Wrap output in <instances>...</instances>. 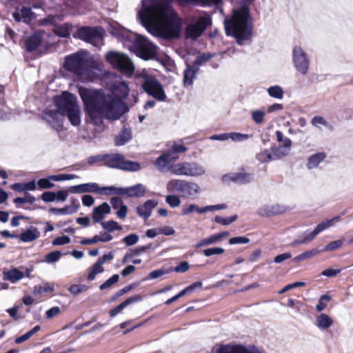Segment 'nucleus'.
<instances>
[{
	"label": "nucleus",
	"instance_id": "f257e3e1",
	"mask_svg": "<svg viewBox=\"0 0 353 353\" xmlns=\"http://www.w3.org/2000/svg\"><path fill=\"white\" fill-rule=\"evenodd\" d=\"M138 17L141 25L153 36L172 39L181 35L182 20L173 10L170 1L148 4L142 1Z\"/></svg>",
	"mask_w": 353,
	"mask_h": 353
},
{
	"label": "nucleus",
	"instance_id": "f03ea898",
	"mask_svg": "<svg viewBox=\"0 0 353 353\" xmlns=\"http://www.w3.org/2000/svg\"><path fill=\"white\" fill-rule=\"evenodd\" d=\"M78 92L83 101L85 112L91 120L101 118L117 120L129 110L123 101L101 90L81 86L79 88Z\"/></svg>",
	"mask_w": 353,
	"mask_h": 353
},
{
	"label": "nucleus",
	"instance_id": "7ed1b4c3",
	"mask_svg": "<svg viewBox=\"0 0 353 353\" xmlns=\"http://www.w3.org/2000/svg\"><path fill=\"white\" fill-rule=\"evenodd\" d=\"M224 28L227 36L235 38L236 43L243 46L252 36V20L249 6L243 3L239 8L233 10L232 16L225 19Z\"/></svg>",
	"mask_w": 353,
	"mask_h": 353
},
{
	"label": "nucleus",
	"instance_id": "20e7f679",
	"mask_svg": "<svg viewBox=\"0 0 353 353\" xmlns=\"http://www.w3.org/2000/svg\"><path fill=\"white\" fill-rule=\"evenodd\" d=\"M110 33L120 41H130V50L142 59L150 60L157 55V46L143 36L132 34L125 29L114 26Z\"/></svg>",
	"mask_w": 353,
	"mask_h": 353
},
{
	"label": "nucleus",
	"instance_id": "39448f33",
	"mask_svg": "<svg viewBox=\"0 0 353 353\" xmlns=\"http://www.w3.org/2000/svg\"><path fill=\"white\" fill-rule=\"evenodd\" d=\"M54 103L63 117H66L70 124L79 126L81 124V110L77 97L68 92H63L61 95L54 98Z\"/></svg>",
	"mask_w": 353,
	"mask_h": 353
},
{
	"label": "nucleus",
	"instance_id": "423d86ee",
	"mask_svg": "<svg viewBox=\"0 0 353 353\" xmlns=\"http://www.w3.org/2000/svg\"><path fill=\"white\" fill-rule=\"evenodd\" d=\"M86 55L87 52L81 50L66 56L63 64L65 69L76 75H82L88 66Z\"/></svg>",
	"mask_w": 353,
	"mask_h": 353
},
{
	"label": "nucleus",
	"instance_id": "0eeeda50",
	"mask_svg": "<svg viewBox=\"0 0 353 353\" xmlns=\"http://www.w3.org/2000/svg\"><path fill=\"white\" fill-rule=\"evenodd\" d=\"M168 190L178 192L182 197L195 198L200 192L198 183L183 179H172L167 184Z\"/></svg>",
	"mask_w": 353,
	"mask_h": 353
},
{
	"label": "nucleus",
	"instance_id": "6e6552de",
	"mask_svg": "<svg viewBox=\"0 0 353 353\" xmlns=\"http://www.w3.org/2000/svg\"><path fill=\"white\" fill-rule=\"evenodd\" d=\"M105 59L110 65L122 72L131 74L134 71L132 61L123 53L110 51L105 54Z\"/></svg>",
	"mask_w": 353,
	"mask_h": 353
},
{
	"label": "nucleus",
	"instance_id": "1a4fd4ad",
	"mask_svg": "<svg viewBox=\"0 0 353 353\" xmlns=\"http://www.w3.org/2000/svg\"><path fill=\"white\" fill-rule=\"evenodd\" d=\"M141 88L148 95L159 101H164L167 97L162 84L154 77L144 76Z\"/></svg>",
	"mask_w": 353,
	"mask_h": 353
},
{
	"label": "nucleus",
	"instance_id": "9d476101",
	"mask_svg": "<svg viewBox=\"0 0 353 353\" xmlns=\"http://www.w3.org/2000/svg\"><path fill=\"white\" fill-rule=\"evenodd\" d=\"M211 25L212 18L209 15L201 16L196 22L190 23L186 26L185 30V37L196 39Z\"/></svg>",
	"mask_w": 353,
	"mask_h": 353
},
{
	"label": "nucleus",
	"instance_id": "9b49d317",
	"mask_svg": "<svg viewBox=\"0 0 353 353\" xmlns=\"http://www.w3.org/2000/svg\"><path fill=\"white\" fill-rule=\"evenodd\" d=\"M104 30L101 27L83 26L78 29L77 37L87 43L96 46L103 39Z\"/></svg>",
	"mask_w": 353,
	"mask_h": 353
},
{
	"label": "nucleus",
	"instance_id": "f8f14e48",
	"mask_svg": "<svg viewBox=\"0 0 353 353\" xmlns=\"http://www.w3.org/2000/svg\"><path fill=\"white\" fill-rule=\"evenodd\" d=\"M41 118L48 126L57 132L63 130L64 117L57 109H45Z\"/></svg>",
	"mask_w": 353,
	"mask_h": 353
},
{
	"label": "nucleus",
	"instance_id": "ddd939ff",
	"mask_svg": "<svg viewBox=\"0 0 353 353\" xmlns=\"http://www.w3.org/2000/svg\"><path fill=\"white\" fill-rule=\"evenodd\" d=\"M293 62L296 70L305 75L309 69L310 59L305 51L299 46L293 48Z\"/></svg>",
	"mask_w": 353,
	"mask_h": 353
},
{
	"label": "nucleus",
	"instance_id": "4468645a",
	"mask_svg": "<svg viewBox=\"0 0 353 353\" xmlns=\"http://www.w3.org/2000/svg\"><path fill=\"white\" fill-rule=\"evenodd\" d=\"M211 353H262L257 347L252 346L245 347L241 345H232L220 344L212 348Z\"/></svg>",
	"mask_w": 353,
	"mask_h": 353
},
{
	"label": "nucleus",
	"instance_id": "2eb2a0df",
	"mask_svg": "<svg viewBox=\"0 0 353 353\" xmlns=\"http://www.w3.org/2000/svg\"><path fill=\"white\" fill-rule=\"evenodd\" d=\"M339 216H336L330 220H327L325 222H322V223L318 224L317 226L314 228V230L312 232H311L308 234L305 233L303 239H299L295 240L292 243V245H299V244H303V243H306L307 242L313 240L319 233H321V232L324 231L325 229L333 225L334 221L339 220Z\"/></svg>",
	"mask_w": 353,
	"mask_h": 353
},
{
	"label": "nucleus",
	"instance_id": "dca6fc26",
	"mask_svg": "<svg viewBox=\"0 0 353 353\" xmlns=\"http://www.w3.org/2000/svg\"><path fill=\"white\" fill-rule=\"evenodd\" d=\"M178 159V156H174L170 150L163 152L155 161L154 165L161 172L170 171L174 163Z\"/></svg>",
	"mask_w": 353,
	"mask_h": 353
},
{
	"label": "nucleus",
	"instance_id": "f3484780",
	"mask_svg": "<svg viewBox=\"0 0 353 353\" xmlns=\"http://www.w3.org/2000/svg\"><path fill=\"white\" fill-rule=\"evenodd\" d=\"M254 175L250 173L245 172H234L224 174L222 176V181L225 183L233 182L236 184H246L250 183L253 180Z\"/></svg>",
	"mask_w": 353,
	"mask_h": 353
},
{
	"label": "nucleus",
	"instance_id": "a211bd4d",
	"mask_svg": "<svg viewBox=\"0 0 353 353\" xmlns=\"http://www.w3.org/2000/svg\"><path fill=\"white\" fill-rule=\"evenodd\" d=\"M287 208L280 204L263 205L258 210V214L261 217H270L283 214Z\"/></svg>",
	"mask_w": 353,
	"mask_h": 353
},
{
	"label": "nucleus",
	"instance_id": "6ab92c4d",
	"mask_svg": "<svg viewBox=\"0 0 353 353\" xmlns=\"http://www.w3.org/2000/svg\"><path fill=\"white\" fill-rule=\"evenodd\" d=\"M292 146V141L289 138H285L282 146H272L271 151L274 161L281 159L288 155Z\"/></svg>",
	"mask_w": 353,
	"mask_h": 353
},
{
	"label": "nucleus",
	"instance_id": "aec40b11",
	"mask_svg": "<svg viewBox=\"0 0 353 353\" xmlns=\"http://www.w3.org/2000/svg\"><path fill=\"white\" fill-rule=\"evenodd\" d=\"M35 14L32 12L31 8L22 7L21 9H17L13 13L12 17L17 22L23 21L28 23L34 18Z\"/></svg>",
	"mask_w": 353,
	"mask_h": 353
},
{
	"label": "nucleus",
	"instance_id": "412c9836",
	"mask_svg": "<svg viewBox=\"0 0 353 353\" xmlns=\"http://www.w3.org/2000/svg\"><path fill=\"white\" fill-rule=\"evenodd\" d=\"M98 183H86L69 187L68 191L72 194L96 193L97 194Z\"/></svg>",
	"mask_w": 353,
	"mask_h": 353
},
{
	"label": "nucleus",
	"instance_id": "4be33fe9",
	"mask_svg": "<svg viewBox=\"0 0 353 353\" xmlns=\"http://www.w3.org/2000/svg\"><path fill=\"white\" fill-rule=\"evenodd\" d=\"M143 297L140 294H136L134 296H130L126 300L121 303L119 305H118L114 308L112 309L110 312V316L111 317L116 316L119 313H120L124 308H125L127 306L142 301Z\"/></svg>",
	"mask_w": 353,
	"mask_h": 353
},
{
	"label": "nucleus",
	"instance_id": "5701e85b",
	"mask_svg": "<svg viewBox=\"0 0 353 353\" xmlns=\"http://www.w3.org/2000/svg\"><path fill=\"white\" fill-rule=\"evenodd\" d=\"M157 205L158 202L155 200H148L143 205L137 208V212L139 216L148 219L151 216L152 210Z\"/></svg>",
	"mask_w": 353,
	"mask_h": 353
},
{
	"label": "nucleus",
	"instance_id": "b1692460",
	"mask_svg": "<svg viewBox=\"0 0 353 353\" xmlns=\"http://www.w3.org/2000/svg\"><path fill=\"white\" fill-rule=\"evenodd\" d=\"M110 212V207L106 202H103L97 207L94 208L92 217L94 223L103 222L105 215Z\"/></svg>",
	"mask_w": 353,
	"mask_h": 353
},
{
	"label": "nucleus",
	"instance_id": "393cba45",
	"mask_svg": "<svg viewBox=\"0 0 353 353\" xmlns=\"http://www.w3.org/2000/svg\"><path fill=\"white\" fill-rule=\"evenodd\" d=\"M121 195L126 194L129 197H141L145 193V188L141 183L128 188H121Z\"/></svg>",
	"mask_w": 353,
	"mask_h": 353
},
{
	"label": "nucleus",
	"instance_id": "a878e982",
	"mask_svg": "<svg viewBox=\"0 0 353 353\" xmlns=\"http://www.w3.org/2000/svg\"><path fill=\"white\" fill-rule=\"evenodd\" d=\"M123 157V154L118 153L105 154L104 165L120 170Z\"/></svg>",
	"mask_w": 353,
	"mask_h": 353
},
{
	"label": "nucleus",
	"instance_id": "bb28decb",
	"mask_svg": "<svg viewBox=\"0 0 353 353\" xmlns=\"http://www.w3.org/2000/svg\"><path fill=\"white\" fill-rule=\"evenodd\" d=\"M40 234V232L37 228L30 226L26 231L21 232L18 236V238L21 242L29 243L39 238Z\"/></svg>",
	"mask_w": 353,
	"mask_h": 353
},
{
	"label": "nucleus",
	"instance_id": "cd10ccee",
	"mask_svg": "<svg viewBox=\"0 0 353 353\" xmlns=\"http://www.w3.org/2000/svg\"><path fill=\"white\" fill-rule=\"evenodd\" d=\"M197 65L187 64L186 68L183 72V84L185 87L191 86L193 84V80L199 71Z\"/></svg>",
	"mask_w": 353,
	"mask_h": 353
},
{
	"label": "nucleus",
	"instance_id": "c85d7f7f",
	"mask_svg": "<svg viewBox=\"0 0 353 353\" xmlns=\"http://www.w3.org/2000/svg\"><path fill=\"white\" fill-rule=\"evenodd\" d=\"M23 277L24 273L17 268H12L10 270L3 272V280L8 281L12 283H17Z\"/></svg>",
	"mask_w": 353,
	"mask_h": 353
},
{
	"label": "nucleus",
	"instance_id": "c756f323",
	"mask_svg": "<svg viewBox=\"0 0 353 353\" xmlns=\"http://www.w3.org/2000/svg\"><path fill=\"white\" fill-rule=\"evenodd\" d=\"M132 138L130 128H123L121 132L115 137L114 143L117 146H122L128 143Z\"/></svg>",
	"mask_w": 353,
	"mask_h": 353
},
{
	"label": "nucleus",
	"instance_id": "7c9ffc66",
	"mask_svg": "<svg viewBox=\"0 0 353 353\" xmlns=\"http://www.w3.org/2000/svg\"><path fill=\"white\" fill-rule=\"evenodd\" d=\"M129 92L130 89L128 84L125 82L122 81L115 86L114 95L113 97L115 99L123 101V99L127 98L128 96Z\"/></svg>",
	"mask_w": 353,
	"mask_h": 353
},
{
	"label": "nucleus",
	"instance_id": "2f4dec72",
	"mask_svg": "<svg viewBox=\"0 0 353 353\" xmlns=\"http://www.w3.org/2000/svg\"><path fill=\"white\" fill-rule=\"evenodd\" d=\"M42 41L41 37L37 34L29 37L26 40V49L28 52H32L38 48Z\"/></svg>",
	"mask_w": 353,
	"mask_h": 353
},
{
	"label": "nucleus",
	"instance_id": "473e14b6",
	"mask_svg": "<svg viewBox=\"0 0 353 353\" xmlns=\"http://www.w3.org/2000/svg\"><path fill=\"white\" fill-rule=\"evenodd\" d=\"M205 168L196 162H189L188 176L196 177L203 175Z\"/></svg>",
	"mask_w": 353,
	"mask_h": 353
},
{
	"label": "nucleus",
	"instance_id": "72a5a7b5",
	"mask_svg": "<svg viewBox=\"0 0 353 353\" xmlns=\"http://www.w3.org/2000/svg\"><path fill=\"white\" fill-rule=\"evenodd\" d=\"M325 158V154L323 152L316 153L311 155L307 163V168L309 170H312L319 166V165L322 162Z\"/></svg>",
	"mask_w": 353,
	"mask_h": 353
},
{
	"label": "nucleus",
	"instance_id": "f704fd0d",
	"mask_svg": "<svg viewBox=\"0 0 353 353\" xmlns=\"http://www.w3.org/2000/svg\"><path fill=\"white\" fill-rule=\"evenodd\" d=\"M121 188H117L114 186H103L100 187L98 185L97 194H104L106 196L110 195H121Z\"/></svg>",
	"mask_w": 353,
	"mask_h": 353
},
{
	"label": "nucleus",
	"instance_id": "c9c22d12",
	"mask_svg": "<svg viewBox=\"0 0 353 353\" xmlns=\"http://www.w3.org/2000/svg\"><path fill=\"white\" fill-rule=\"evenodd\" d=\"M189 162H183L172 166V174L178 176H188Z\"/></svg>",
	"mask_w": 353,
	"mask_h": 353
},
{
	"label": "nucleus",
	"instance_id": "e433bc0d",
	"mask_svg": "<svg viewBox=\"0 0 353 353\" xmlns=\"http://www.w3.org/2000/svg\"><path fill=\"white\" fill-rule=\"evenodd\" d=\"M120 170L129 172H137L141 170V165L137 161L125 160V157H123Z\"/></svg>",
	"mask_w": 353,
	"mask_h": 353
},
{
	"label": "nucleus",
	"instance_id": "4c0bfd02",
	"mask_svg": "<svg viewBox=\"0 0 353 353\" xmlns=\"http://www.w3.org/2000/svg\"><path fill=\"white\" fill-rule=\"evenodd\" d=\"M316 325L320 329H327L330 327L333 323L332 318L326 314H321L316 317Z\"/></svg>",
	"mask_w": 353,
	"mask_h": 353
},
{
	"label": "nucleus",
	"instance_id": "58836bf2",
	"mask_svg": "<svg viewBox=\"0 0 353 353\" xmlns=\"http://www.w3.org/2000/svg\"><path fill=\"white\" fill-rule=\"evenodd\" d=\"M256 159L260 163H268L274 161L271 148L261 150L256 155Z\"/></svg>",
	"mask_w": 353,
	"mask_h": 353
},
{
	"label": "nucleus",
	"instance_id": "ea45409f",
	"mask_svg": "<svg viewBox=\"0 0 353 353\" xmlns=\"http://www.w3.org/2000/svg\"><path fill=\"white\" fill-rule=\"evenodd\" d=\"M101 225L103 229L107 231L108 233L113 232L115 230H122V226L120 225L117 221L113 220L101 222Z\"/></svg>",
	"mask_w": 353,
	"mask_h": 353
},
{
	"label": "nucleus",
	"instance_id": "a19ab883",
	"mask_svg": "<svg viewBox=\"0 0 353 353\" xmlns=\"http://www.w3.org/2000/svg\"><path fill=\"white\" fill-rule=\"evenodd\" d=\"M102 265H103L98 261H97V262L92 265L90 271L87 277L88 281H93L97 274L102 273L104 271V268Z\"/></svg>",
	"mask_w": 353,
	"mask_h": 353
},
{
	"label": "nucleus",
	"instance_id": "79ce46f5",
	"mask_svg": "<svg viewBox=\"0 0 353 353\" xmlns=\"http://www.w3.org/2000/svg\"><path fill=\"white\" fill-rule=\"evenodd\" d=\"M267 92L268 94L274 99H282L284 96L283 88L280 85H273L268 88Z\"/></svg>",
	"mask_w": 353,
	"mask_h": 353
},
{
	"label": "nucleus",
	"instance_id": "37998d69",
	"mask_svg": "<svg viewBox=\"0 0 353 353\" xmlns=\"http://www.w3.org/2000/svg\"><path fill=\"white\" fill-rule=\"evenodd\" d=\"M219 239H218V236H217V234H214L207 238H205L201 241H199L195 245L194 247L196 248H201V247H204V246H208V245H212V244H214V243H216L217 242H219Z\"/></svg>",
	"mask_w": 353,
	"mask_h": 353
},
{
	"label": "nucleus",
	"instance_id": "c03bdc74",
	"mask_svg": "<svg viewBox=\"0 0 353 353\" xmlns=\"http://www.w3.org/2000/svg\"><path fill=\"white\" fill-rule=\"evenodd\" d=\"M41 330V327L39 325L34 326L32 329L25 333L24 334L17 337L14 340V342L17 344H20L23 343L24 341L29 339L32 336L36 334Z\"/></svg>",
	"mask_w": 353,
	"mask_h": 353
},
{
	"label": "nucleus",
	"instance_id": "a18cd8bd",
	"mask_svg": "<svg viewBox=\"0 0 353 353\" xmlns=\"http://www.w3.org/2000/svg\"><path fill=\"white\" fill-rule=\"evenodd\" d=\"M215 53H202L196 57L193 65H197V67L199 68L200 65L208 62L210 59L215 57Z\"/></svg>",
	"mask_w": 353,
	"mask_h": 353
},
{
	"label": "nucleus",
	"instance_id": "49530a36",
	"mask_svg": "<svg viewBox=\"0 0 353 353\" xmlns=\"http://www.w3.org/2000/svg\"><path fill=\"white\" fill-rule=\"evenodd\" d=\"M62 256V253L60 251L55 250L51 252H49L45 256V259L43 262L47 263L48 264H52L59 261Z\"/></svg>",
	"mask_w": 353,
	"mask_h": 353
},
{
	"label": "nucleus",
	"instance_id": "de8ad7c7",
	"mask_svg": "<svg viewBox=\"0 0 353 353\" xmlns=\"http://www.w3.org/2000/svg\"><path fill=\"white\" fill-rule=\"evenodd\" d=\"M238 219V215L234 214L232 216L229 217H222L220 216H216L214 217V222L216 223H219L222 225H228L231 224L232 223L236 221Z\"/></svg>",
	"mask_w": 353,
	"mask_h": 353
},
{
	"label": "nucleus",
	"instance_id": "09e8293b",
	"mask_svg": "<svg viewBox=\"0 0 353 353\" xmlns=\"http://www.w3.org/2000/svg\"><path fill=\"white\" fill-rule=\"evenodd\" d=\"M311 123L316 127L323 125L328 129H332V125H330L323 117L321 116L314 117L311 121Z\"/></svg>",
	"mask_w": 353,
	"mask_h": 353
},
{
	"label": "nucleus",
	"instance_id": "8fccbe9b",
	"mask_svg": "<svg viewBox=\"0 0 353 353\" xmlns=\"http://www.w3.org/2000/svg\"><path fill=\"white\" fill-rule=\"evenodd\" d=\"M165 202L172 208L180 205L181 201L179 196L170 194L165 196Z\"/></svg>",
	"mask_w": 353,
	"mask_h": 353
},
{
	"label": "nucleus",
	"instance_id": "3c124183",
	"mask_svg": "<svg viewBox=\"0 0 353 353\" xmlns=\"http://www.w3.org/2000/svg\"><path fill=\"white\" fill-rule=\"evenodd\" d=\"M49 212L56 215L72 214L73 213H75V209L70 210V208L66 205L61 208H50L49 209Z\"/></svg>",
	"mask_w": 353,
	"mask_h": 353
},
{
	"label": "nucleus",
	"instance_id": "603ef678",
	"mask_svg": "<svg viewBox=\"0 0 353 353\" xmlns=\"http://www.w3.org/2000/svg\"><path fill=\"white\" fill-rule=\"evenodd\" d=\"M88 287L85 285H72L69 288L68 291L74 296H77L82 292H86Z\"/></svg>",
	"mask_w": 353,
	"mask_h": 353
},
{
	"label": "nucleus",
	"instance_id": "864d4df0",
	"mask_svg": "<svg viewBox=\"0 0 353 353\" xmlns=\"http://www.w3.org/2000/svg\"><path fill=\"white\" fill-rule=\"evenodd\" d=\"M250 135L247 134H242L239 132H230L229 139L232 140L234 142H242L248 140Z\"/></svg>",
	"mask_w": 353,
	"mask_h": 353
},
{
	"label": "nucleus",
	"instance_id": "5fc2aeb1",
	"mask_svg": "<svg viewBox=\"0 0 353 353\" xmlns=\"http://www.w3.org/2000/svg\"><path fill=\"white\" fill-rule=\"evenodd\" d=\"M119 274H114L110 278H109L108 280H106L103 283H102L99 286V289L101 290H105L107 288H110L112 285L117 283L119 281Z\"/></svg>",
	"mask_w": 353,
	"mask_h": 353
},
{
	"label": "nucleus",
	"instance_id": "6e6d98bb",
	"mask_svg": "<svg viewBox=\"0 0 353 353\" xmlns=\"http://www.w3.org/2000/svg\"><path fill=\"white\" fill-rule=\"evenodd\" d=\"M331 299H332L331 296L328 294L322 295L320 297L317 305H316V310L318 312H321L323 310H325V308L327 306L326 302L331 301Z\"/></svg>",
	"mask_w": 353,
	"mask_h": 353
},
{
	"label": "nucleus",
	"instance_id": "4d7b16f0",
	"mask_svg": "<svg viewBox=\"0 0 353 353\" xmlns=\"http://www.w3.org/2000/svg\"><path fill=\"white\" fill-rule=\"evenodd\" d=\"M343 241L342 239L336 240L330 242L326 246L321 249V252L333 251L340 248L343 245Z\"/></svg>",
	"mask_w": 353,
	"mask_h": 353
},
{
	"label": "nucleus",
	"instance_id": "13d9d810",
	"mask_svg": "<svg viewBox=\"0 0 353 353\" xmlns=\"http://www.w3.org/2000/svg\"><path fill=\"white\" fill-rule=\"evenodd\" d=\"M35 201L36 198L34 196L26 192L24 197H17L14 199L13 202L16 204L26 203H33Z\"/></svg>",
	"mask_w": 353,
	"mask_h": 353
},
{
	"label": "nucleus",
	"instance_id": "bf43d9fd",
	"mask_svg": "<svg viewBox=\"0 0 353 353\" xmlns=\"http://www.w3.org/2000/svg\"><path fill=\"white\" fill-rule=\"evenodd\" d=\"M139 235L133 233L125 236L122 239V242L124 243L126 246H132L135 245L139 241Z\"/></svg>",
	"mask_w": 353,
	"mask_h": 353
},
{
	"label": "nucleus",
	"instance_id": "052dcab7",
	"mask_svg": "<svg viewBox=\"0 0 353 353\" xmlns=\"http://www.w3.org/2000/svg\"><path fill=\"white\" fill-rule=\"evenodd\" d=\"M265 112L263 110H255L252 112L251 116L254 122L256 124H261L264 121Z\"/></svg>",
	"mask_w": 353,
	"mask_h": 353
},
{
	"label": "nucleus",
	"instance_id": "680f3d73",
	"mask_svg": "<svg viewBox=\"0 0 353 353\" xmlns=\"http://www.w3.org/2000/svg\"><path fill=\"white\" fill-rule=\"evenodd\" d=\"M52 179H50V176L47 178H43L39 179L37 181V185L40 189H49L52 188L54 186V183L51 181Z\"/></svg>",
	"mask_w": 353,
	"mask_h": 353
},
{
	"label": "nucleus",
	"instance_id": "e2e57ef3",
	"mask_svg": "<svg viewBox=\"0 0 353 353\" xmlns=\"http://www.w3.org/2000/svg\"><path fill=\"white\" fill-rule=\"evenodd\" d=\"M137 286V284H130L128 285L125 286L122 289L118 290L112 296V300L114 301L121 296L123 295L125 293H128L132 289H134Z\"/></svg>",
	"mask_w": 353,
	"mask_h": 353
},
{
	"label": "nucleus",
	"instance_id": "0e129e2a",
	"mask_svg": "<svg viewBox=\"0 0 353 353\" xmlns=\"http://www.w3.org/2000/svg\"><path fill=\"white\" fill-rule=\"evenodd\" d=\"M152 248V244L149 243L145 245L138 246L136 248L131 250V254L134 256H140L141 254L145 252L147 250Z\"/></svg>",
	"mask_w": 353,
	"mask_h": 353
},
{
	"label": "nucleus",
	"instance_id": "69168bd1",
	"mask_svg": "<svg viewBox=\"0 0 353 353\" xmlns=\"http://www.w3.org/2000/svg\"><path fill=\"white\" fill-rule=\"evenodd\" d=\"M224 252V249L222 248H210L203 250V254L205 256H210L216 254H221Z\"/></svg>",
	"mask_w": 353,
	"mask_h": 353
},
{
	"label": "nucleus",
	"instance_id": "338daca9",
	"mask_svg": "<svg viewBox=\"0 0 353 353\" xmlns=\"http://www.w3.org/2000/svg\"><path fill=\"white\" fill-rule=\"evenodd\" d=\"M70 242V238L68 236L63 235V236L55 238L52 241V244L54 246H57V245H65V244L69 243Z\"/></svg>",
	"mask_w": 353,
	"mask_h": 353
},
{
	"label": "nucleus",
	"instance_id": "774afa93",
	"mask_svg": "<svg viewBox=\"0 0 353 353\" xmlns=\"http://www.w3.org/2000/svg\"><path fill=\"white\" fill-rule=\"evenodd\" d=\"M56 192L50 191L44 192L41 196V199L45 202H53L56 201Z\"/></svg>",
	"mask_w": 353,
	"mask_h": 353
}]
</instances>
